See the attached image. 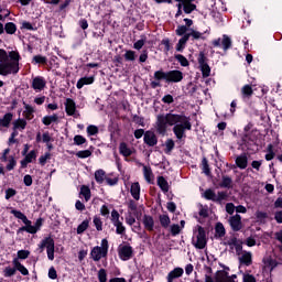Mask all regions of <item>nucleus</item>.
Returning a JSON list of instances; mask_svg holds the SVG:
<instances>
[{
  "instance_id": "1",
  "label": "nucleus",
  "mask_w": 282,
  "mask_h": 282,
  "mask_svg": "<svg viewBox=\"0 0 282 282\" xmlns=\"http://www.w3.org/2000/svg\"><path fill=\"white\" fill-rule=\"evenodd\" d=\"M154 127L159 135H166L169 127H173L172 131L176 140H184V138H186V132L192 131L193 123H191V117H187L184 113L167 112L156 116Z\"/></svg>"
},
{
  "instance_id": "2",
  "label": "nucleus",
  "mask_w": 282,
  "mask_h": 282,
  "mask_svg": "<svg viewBox=\"0 0 282 282\" xmlns=\"http://www.w3.org/2000/svg\"><path fill=\"white\" fill-rule=\"evenodd\" d=\"M21 55L19 51H10L9 53L0 48V76H17L21 67H19Z\"/></svg>"
},
{
  "instance_id": "3",
  "label": "nucleus",
  "mask_w": 282,
  "mask_h": 282,
  "mask_svg": "<svg viewBox=\"0 0 282 282\" xmlns=\"http://www.w3.org/2000/svg\"><path fill=\"white\" fill-rule=\"evenodd\" d=\"M109 252V241L107 239L101 240V247L96 246L90 251V258L94 261H100V259H105Z\"/></svg>"
},
{
  "instance_id": "4",
  "label": "nucleus",
  "mask_w": 282,
  "mask_h": 282,
  "mask_svg": "<svg viewBox=\"0 0 282 282\" xmlns=\"http://www.w3.org/2000/svg\"><path fill=\"white\" fill-rule=\"evenodd\" d=\"M192 243L197 250H204V248H206L208 240L206 239V230L204 227L197 226L196 238H193Z\"/></svg>"
},
{
  "instance_id": "5",
  "label": "nucleus",
  "mask_w": 282,
  "mask_h": 282,
  "mask_svg": "<svg viewBox=\"0 0 282 282\" xmlns=\"http://www.w3.org/2000/svg\"><path fill=\"white\" fill-rule=\"evenodd\" d=\"M223 246H229L230 252H232V250H236L237 254H239L241 250H243V246H241V241L235 236L225 238Z\"/></svg>"
},
{
  "instance_id": "6",
  "label": "nucleus",
  "mask_w": 282,
  "mask_h": 282,
  "mask_svg": "<svg viewBox=\"0 0 282 282\" xmlns=\"http://www.w3.org/2000/svg\"><path fill=\"white\" fill-rule=\"evenodd\" d=\"M198 65L203 74V78H208V76H210V66L208 65V57L204 52H200L198 55Z\"/></svg>"
},
{
  "instance_id": "7",
  "label": "nucleus",
  "mask_w": 282,
  "mask_h": 282,
  "mask_svg": "<svg viewBox=\"0 0 282 282\" xmlns=\"http://www.w3.org/2000/svg\"><path fill=\"white\" fill-rule=\"evenodd\" d=\"M214 47H223L224 52H228L232 47V40L228 35H223V39L213 41Z\"/></svg>"
},
{
  "instance_id": "8",
  "label": "nucleus",
  "mask_w": 282,
  "mask_h": 282,
  "mask_svg": "<svg viewBox=\"0 0 282 282\" xmlns=\"http://www.w3.org/2000/svg\"><path fill=\"white\" fill-rule=\"evenodd\" d=\"M228 224L234 232H239L243 228V223H241V215L236 214L228 218Z\"/></svg>"
},
{
  "instance_id": "9",
  "label": "nucleus",
  "mask_w": 282,
  "mask_h": 282,
  "mask_svg": "<svg viewBox=\"0 0 282 282\" xmlns=\"http://www.w3.org/2000/svg\"><path fill=\"white\" fill-rule=\"evenodd\" d=\"M184 80V73L182 70H170L167 72L166 83H182Z\"/></svg>"
},
{
  "instance_id": "10",
  "label": "nucleus",
  "mask_w": 282,
  "mask_h": 282,
  "mask_svg": "<svg viewBox=\"0 0 282 282\" xmlns=\"http://www.w3.org/2000/svg\"><path fill=\"white\" fill-rule=\"evenodd\" d=\"M143 142L148 147H155V144H158V135H155L153 131H145Z\"/></svg>"
},
{
  "instance_id": "11",
  "label": "nucleus",
  "mask_w": 282,
  "mask_h": 282,
  "mask_svg": "<svg viewBox=\"0 0 282 282\" xmlns=\"http://www.w3.org/2000/svg\"><path fill=\"white\" fill-rule=\"evenodd\" d=\"M119 257L122 259V261H129V259L133 257V248L131 246H123L119 250Z\"/></svg>"
},
{
  "instance_id": "12",
  "label": "nucleus",
  "mask_w": 282,
  "mask_h": 282,
  "mask_svg": "<svg viewBox=\"0 0 282 282\" xmlns=\"http://www.w3.org/2000/svg\"><path fill=\"white\" fill-rule=\"evenodd\" d=\"M240 94H241L242 100L247 101V100H250L252 96H254V90L252 89V86L250 84H247L242 86V88L240 89Z\"/></svg>"
},
{
  "instance_id": "13",
  "label": "nucleus",
  "mask_w": 282,
  "mask_h": 282,
  "mask_svg": "<svg viewBox=\"0 0 282 282\" xmlns=\"http://www.w3.org/2000/svg\"><path fill=\"white\" fill-rule=\"evenodd\" d=\"M64 105L67 116H76V101L74 99L67 98Z\"/></svg>"
},
{
  "instance_id": "14",
  "label": "nucleus",
  "mask_w": 282,
  "mask_h": 282,
  "mask_svg": "<svg viewBox=\"0 0 282 282\" xmlns=\"http://www.w3.org/2000/svg\"><path fill=\"white\" fill-rule=\"evenodd\" d=\"M12 118H14V115H12V112H7L3 118H0V131H2V129L10 128V122H12Z\"/></svg>"
},
{
  "instance_id": "15",
  "label": "nucleus",
  "mask_w": 282,
  "mask_h": 282,
  "mask_svg": "<svg viewBox=\"0 0 282 282\" xmlns=\"http://www.w3.org/2000/svg\"><path fill=\"white\" fill-rule=\"evenodd\" d=\"M45 79L43 77H34L32 82V88L39 91H43L45 89Z\"/></svg>"
},
{
  "instance_id": "16",
  "label": "nucleus",
  "mask_w": 282,
  "mask_h": 282,
  "mask_svg": "<svg viewBox=\"0 0 282 282\" xmlns=\"http://www.w3.org/2000/svg\"><path fill=\"white\" fill-rule=\"evenodd\" d=\"M143 226L145 230H149V232H153V228L155 227V220L152 216L144 215L143 216Z\"/></svg>"
},
{
  "instance_id": "17",
  "label": "nucleus",
  "mask_w": 282,
  "mask_h": 282,
  "mask_svg": "<svg viewBox=\"0 0 282 282\" xmlns=\"http://www.w3.org/2000/svg\"><path fill=\"white\" fill-rule=\"evenodd\" d=\"M55 247V242L54 239L48 236L46 238H44L41 243L39 245V248L41 249V252H43V250H48V248H54Z\"/></svg>"
},
{
  "instance_id": "18",
  "label": "nucleus",
  "mask_w": 282,
  "mask_h": 282,
  "mask_svg": "<svg viewBox=\"0 0 282 282\" xmlns=\"http://www.w3.org/2000/svg\"><path fill=\"white\" fill-rule=\"evenodd\" d=\"M15 271L18 270V272H20L23 276H28V274H30V271L28 270V268H25V265H23L20 261L19 258H14L12 261Z\"/></svg>"
},
{
  "instance_id": "19",
  "label": "nucleus",
  "mask_w": 282,
  "mask_h": 282,
  "mask_svg": "<svg viewBox=\"0 0 282 282\" xmlns=\"http://www.w3.org/2000/svg\"><path fill=\"white\" fill-rule=\"evenodd\" d=\"M236 166L241 170L248 169V155H246V153L236 158Z\"/></svg>"
},
{
  "instance_id": "20",
  "label": "nucleus",
  "mask_w": 282,
  "mask_h": 282,
  "mask_svg": "<svg viewBox=\"0 0 282 282\" xmlns=\"http://www.w3.org/2000/svg\"><path fill=\"white\" fill-rule=\"evenodd\" d=\"M130 193L135 202H140V183L135 182L131 184Z\"/></svg>"
},
{
  "instance_id": "21",
  "label": "nucleus",
  "mask_w": 282,
  "mask_h": 282,
  "mask_svg": "<svg viewBox=\"0 0 282 282\" xmlns=\"http://www.w3.org/2000/svg\"><path fill=\"white\" fill-rule=\"evenodd\" d=\"M224 237H226V227H224V224L217 223L215 225V238L221 239Z\"/></svg>"
},
{
  "instance_id": "22",
  "label": "nucleus",
  "mask_w": 282,
  "mask_h": 282,
  "mask_svg": "<svg viewBox=\"0 0 282 282\" xmlns=\"http://www.w3.org/2000/svg\"><path fill=\"white\" fill-rule=\"evenodd\" d=\"M241 140L243 144H250V142H257L254 130H252L251 132L242 133Z\"/></svg>"
},
{
  "instance_id": "23",
  "label": "nucleus",
  "mask_w": 282,
  "mask_h": 282,
  "mask_svg": "<svg viewBox=\"0 0 282 282\" xmlns=\"http://www.w3.org/2000/svg\"><path fill=\"white\" fill-rule=\"evenodd\" d=\"M239 261L240 263H243V265H252V253L245 251L239 258Z\"/></svg>"
},
{
  "instance_id": "24",
  "label": "nucleus",
  "mask_w": 282,
  "mask_h": 282,
  "mask_svg": "<svg viewBox=\"0 0 282 282\" xmlns=\"http://www.w3.org/2000/svg\"><path fill=\"white\" fill-rule=\"evenodd\" d=\"M220 188H232V177L223 175L221 182L219 183Z\"/></svg>"
},
{
  "instance_id": "25",
  "label": "nucleus",
  "mask_w": 282,
  "mask_h": 282,
  "mask_svg": "<svg viewBox=\"0 0 282 282\" xmlns=\"http://www.w3.org/2000/svg\"><path fill=\"white\" fill-rule=\"evenodd\" d=\"M94 83V77H82L78 79L76 87L77 89H83L85 85H93Z\"/></svg>"
},
{
  "instance_id": "26",
  "label": "nucleus",
  "mask_w": 282,
  "mask_h": 282,
  "mask_svg": "<svg viewBox=\"0 0 282 282\" xmlns=\"http://www.w3.org/2000/svg\"><path fill=\"white\" fill-rule=\"evenodd\" d=\"M191 32L185 34V36H188V39H193V41H199V39H202V41H204L206 37L204 36V33L199 32V31H196V30H193L191 29L189 30Z\"/></svg>"
},
{
  "instance_id": "27",
  "label": "nucleus",
  "mask_w": 282,
  "mask_h": 282,
  "mask_svg": "<svg viewBox=\"0 0 282 282\" xmlns=\"http://www.w3.org/2000/svg\"><path fill=\"white\" fill-rule=\"evenodd\" d=\"M184 274V269L182 268H175L167 274V280H174V279H180Z\"/></svg>"
},
{
  "instance_id": "28",
  "label": "nucleus",
  "mask_w": 282,
  "mask_h": 282,
  "mask_svg": "<svg viewBox=\"0 0 282 282\" xmlns=\"http://www.w3.org/2000/svg\"><path fill=\"white\" fill-rule=\"evenodd\" d=\"M119 152L121 153V155H123V158H129L132 155V151L131 149H129V147L127 145L126 142H121L119 145Z\"/></svg>"
},
{
  "instance_id": "29",
  "label": "nucleus",
  "mask_w": 282,
  "mask_h": 282,
  "mask_svg": "<svg viewBox=\"0 0 282 282\" xmlns=\"http://www.w3.org/2000/svg\"><path fill=\"white\" fill-rule=\"evenodd\" d=\"M158 186L163 191V193H169V181L164 176L158 177Z\"/></svg>"
},
{
  "instance_id": "30",
  "label": "nucleus",
  "mask_w": 282,
  "mask_h": 282,
  "mask_svg": "<svg viewBox=\"0 0 282 282\" xmlns=\"http://www.w3.org/2000/svg\"><path fill=\"white\" fill-rule=\"evenodd\" d=\"M95 180L97 184H102V182L107 180V173L105 172V170H97L95 172Z\"/></svg>"
},
{
  "instance_id": "31",
  "label": "nucleus",
  "mask_w": 282,
  "mask_h": 282,
  "mask_svg": "<svg viewBox=\"0 0 282 282\" xmlns=\"http://www.w3.org/2000/svg\"><path fill=\"white\" fill-rule=\"evenodd\" d=\"M143 175L148 184H153V171L151 167L143 166Z\"/></svg>"
},
{
  "instance_id": "32",
  "label": "nucleus",
  "mask_w": 282,
  "mask_h": 282,
  "mask_svg": "<svg viewBox=\"0 0 282 282\" xmlns=\"http://www.w3.org/2000/svg\"><path fill=\"white\" fill-rule=\"evenodd\" d=\"M42 122L45 127H50L52 122H58V115L45 116L43 117Z\"/></svg>"
},
{
  "instance_id": "33",
  "label": "nucleus",
  "mask_w": 282,
  "mask_h": 282,
  "mask_svg": "<svg viewBox=\"0 0 282 282\" xmlns=\"http://www.w3.org/2000/svg\"><path fill=\"white\" fill-rule=\"evenodd\" d=\"M197 10V6L193 2H183V11L185 14H191L192 12H195Z\"/></svg>"
},
{
  "instance_id": "34",
  "label": "nucleus",
  "mask_w": 282,
  "mask_h": 282,
  "mask_svg": "<svg viewBox=\"0 0 282 282\" xmlns=\"http://www.w3.org/2000/svg\"><path fill=\"white\" fill-rule=\"evenodd\" d=\"M186 43H188V35H184L178 40V43L176 44V52H184Z\"/></svg>"
},
{
  "instance_id": "35",
  "label": "nucleus",
  "mask_w": 282,
  "mask_h": 282,
  "mask_svg": "<svg viewBox=\"0 0 282 282\" xmlns=\"http://www.w3.org/2000/svg\"><path fill=\"white\" fill-rule=\"evenodd\" d=\"M80 195H83L85 202H89L91 199V189H89V186L83 185L80 187Z\"/></svg>"
},
{
  "instance_id": "36",
  "label": "nucleus",
  "mask_w": 282,
  "mask_h": 282,
  "mask_svg": "<svg viewBox=\"0 0 282 282\" xmlns=\"http://www.w3.org/2000/svg\"><path fill=\"white\" fill-rule=\"evenodd\" d=\"M203 197L206 198L209 202H216L217 199V194L215 193V191L208 188L204 192Z\"/></svg>"
},
{
  "instance_id": "37",
  "label": "nucleus",
  "mask_w": 282,
  "mask_h": 282,
  "mask_svg": "<svg viewBox=\"0 0 282 282\" xmlns=\"http://www.w3.org/2000/svg\"><path fill=\"white\" fill-rule=\"evenodd\" d=\"M25 127H28V121H25V119H18L13 121V129H20L21 131H23Z\"/></svg>"
},
{
  "instance_id": "38",
  "label": "nucleus",
  "mask_w": 282,
  "mask_h": 282,
  "mask_svg": "<svg viewBox=\"0 0 282 282\" xmlns=\"http://www.w3.org/2000/svg\"><path fill=\"white\" fill-rule=\"evenodd\" d=\"M24 117L26 120H32V118H34V108L30 105H25L24 107Z\"/></svg>"
},
{
  "instance_id": "39",
  "label": "nucleus",
  "mask_w": 282,
  "mask_h": 282,
  "mask_svg": "<svg viewBox=\"0 0 282 282\" xmlns=\"http://www.w3.org/2000/svg\"><path fill=\"white\" fill-rule=\"evenodd\" d=\"M159 221L162 228H167L169 226H171V218L169 217V215H160Z\"/></svg>"
},
{
  "instance_id": "40",
  "label": "nucleus",
  "mask_w": 282,
  "mask_h": 282,
  "mask_svg": "<svg viewBox=\"0 0 282 282\" xmlns=\"http://www.w3.org/2000/svg\"><path fill=\"white\" fill-rule=\"evenodd\" d=\"M166 78H167V72H164L162 69L154 72V80H158L159 83L161 80H165L166 83Z\"/></svg>"
},
{
  "instance_id": "41",
  "label": "nucleus",
  "mask_w": 282,
  "mask_h": 282,
  "mask_svg": "<svg viewBox=\"0 0 282 282\" xmlns=\"http://www.w3.org/2000/svg\"><path fill=\"white\" fill-rule=\"evenodd\" d=\"M4 32L8 34H17V24L13 22H8L4 24Z\"/></svg>"
},
{
  "instance_id": "42",
  "label": "nucleus",
  "mask_w": 282,
  "mask_h": 282,
  "mask_svg": "<svg viewBox=\"0 0 282 282\" xmlns=\"http://www.w3.org/2000/svg\"><path fill=\"white\" fill-rule=\"evenodd\" d=\"M14 274H17V267L12 268V267H7L3 270V276L6 279H10V276H14Z\"/></svg>"
},
{
  "instance_id": "43",
  "label": "nucleus",
  "mask_w": 282,
  "mask_h": 282,
  "mask_svg": "<svg viewBox=\"0 0 282 282\" xmlns=\"http://www.w3.org/2000/svg\"><path fill=\"white\" fill-rule=\"evenodd\" d=\"M112 224L117 228L116 229L117 235H124V232H127V228L124 227V225H122V223L120 220H118L117 223H112Z\"/></svg>"
},
{
  "instance_id": "44",
  "label": "nucleus",
  "mask_w": 282,
  "mask_h": 282,
  "mask_svg": "<svg viewBox=\"0 0 282 282\" xmlns=\"http://www.w3.org/2000/svg\"><path fill=\"white\" fill-rule=\"evenodd\" d=\"M33 63H35V65H47V57L35 55L33 56Z\"/></svg>"
},
{
  "instance_id": "45",
  "label": "nucleus",
  "mask_w": 282,
  "mask_h": 282,
  "mask_svg": "<svg viewBox=\"0 0 282 282\" xmlns=\"http://www.w3.org/2000/svg\"><path fill=\"white\" fill-rule=\"evenodd\" d=\"M202 169H203V173L205 174V175H210V165H208V159H206V158H203V160H202Z\"/></svg>"
},
{
  "instance_id": "46",
  "label": "nucleus",
  "mask_w": 282,
  "mask_h": 282,
  "mask_svg": "<svg viewBox=\"0 0 282 282\" xmlns=\"http://www.w3.org/2000/svg\"><path fill=\"white\" fill-rule=\"evenodd\" d=\"M87 228H89L88 219L84 220L80 225H78L77 235H83V232H85V230H87Z\"/></svg>"
},
{
  "instance_id": "47",
  "label": "nucleus",
  "mask_w": 282,
  "mask_h": 282,
  "mask_svg": "<svg viewBox=\"0 0 282 282\" xmlns=\"http://www.w3.org/2000/svg\"><path fill=\"white\" fill-rule=\"evenodd\" d=\"M175 59L180 62V65H182V67H188L189 65L188 59L182 54L175 55Z\"/></svg>"
},
{
  "instance_id": "48",
  "label": "nucleus",
  "mask_w": 282,
  "mask_h": 282,
  "mask_svg": "<svg viewBox=\"0 0 282 282\" xmlns=\"http://www.w3.org/2000/svg\"><path fill=\"white\" fill-rule=\"evenodd\" d=\"M175 149V141L173 139H167L165 141V153H171Z\"/></svg>"
},
{
  "instance_id": "49",
  "label": "nucleus",
  "mask_w": 282,
  "mask_h": 282,
  "mask_svg": "<svg viewBox=\"0 0 282 282\" xmlns=\"http://www.w3.org/2000/svg\"><path fill=\"white\" fill-rule=\"evenodd\" d=\"M147 43V36L142 35L141 40H138L134 44H133V48L134 50H142V47H144V44Z\"/></svg>"
},
{
  "instance_id": "50",
  "label": "nucleus",
  "mask_w": 282,
  "mask_h": 282,
  "mask_svg": "<svg viewBox=\"0 0 282 282\" xmlns=\"http://www.w3.org/2000/svg\"><path fill=\"white\" fill-rule=\"evenodd\" d=\"M93 224L98 232L102 231V220L100 219V216H95L93 219Z\"/></svg>"
},
{
  "instance_id": "51",
  "label": "nucleus",
  "mask_w": 282,
  "mask_h": 282,
  "mask_svg": "<svg viewBox=\"0 0 282 282\" xmlns=\"http://www.w3.org/2000/svg\"><path fill=\"white\" fill-rule=\"evenodd\" d=\"M76 155L80 160H85V158H91V151L90 150H82L76 153Z\"/></svg>"
},
{
  "instance_id": "52",
  "label": "nucleus",
  "mask_w": 282,
  "mask_h": 282,
  "mask_svg": "<svg viewBox=\"0 0 282 282\" xmlns=\"http://www.w3.org/2000/svg\"><path fill=\"white\" fill-rule=\"evenodd\" d=\"M85 142H87V139H85V137H83L80 134H77L74 137V144H76L77 147L85 144Z\"/></svg>"
},
{
  "instance_id": "53",
  "label": "nucleus",
  "mask_w": 282,
  "mask_h": 282,
  "mask_svg": "<svg viewBox=\"0 0 282 282\" xmlns=\"http://www.w3.org/2000/svg\"><path fill=\"white\" fill-rule=\"evenodd\" d=\"M228 199V192H218L216 195V202L221 203L224 200Z\"/></svg>"
},
{
  "instance_id": "54",
  "label": "nucleus",
  "mask_w": 282,
  "mask_h": 282,
  "mask_svg": "<svg viewBox=\"0 0 282 282\" xmlns=\"http://www.w3.org/2000/svg\"><path fill=\"white\" fill-rule=\"evenodd\" d=\"M186 32H188V28L186 25H180L176 29L177 36H186Z\"/></svg>"
},
{
  "instance_id": "55",
  "label": "nucleus",
  "mask_w": 282,
  "mask_h": 282,
  "mask_svg": "<svg viewBox=\"0 0 282 282\" xmlns=\"http://www.w3.org/2000/svg\"><path fill=\"white\" fill-rule=\"evenodd\" d=\"M98 281L99 282H107V270L100 269L98 271Z\"/></svg>"
},
{
  "instance_id": "56",
  "label": "nucleus",
  "mask_w": 282,
  "mask_h": 282,
  "mask_svg": "<svg viewBox=\"0 0 282 282\" xmlns=\"http://www.w3.org/2000/svg\"><path fill=\"white\" fill-rule=\"evenodd\" d=\"M14 166H17V160H14V156H11L7 164V171H14Z\"/></svg>"
},
{
  "instance_id": "57",
  "label": "nucleus",
  "mask_w": 282,
  "mask_h": 282,
  "mask_svg": "<svg viewBox=\"0 0 282 282\" xmlns=\"http://www.w3.org/2000/svg\"><path fill=\"white\" fill-rule=\"evenodd\" d=\"M111 221L112 224L120 221V213H118L116 209L111 212Z\"/></svg>"
},
{
  "instance_id": "58",
  "label": "nucleus",
  "mask_w": 282,
  "mask_h": 282,
  "mask_svg": "<svg viewBox=\"0 0 282 282\" xmlns=\"http://www.w3.org/2000/svg\"><path fill=\"white\" fill-rule=\"evenodd\" d=\"M124 58L126 61H135V51H127Z\"/></svg>"
},
{
  "instance_id": "59",
  "label": "nucleus",
  "mask_w": 282,
  "mask_h": 282,
  "mask_svg": "<svg viewBox=\"0 0 282 282\" xmlns=\"http://www.w3.org/2000/svg\"><path fill=\"white\" fill-rule=\"evenodd\" d=\"M235 210H236L235 204L232 203L226 204V213H228V215H235Z\"/></svg>"
},
{
  "instance_id": "60",
  "label": "nucleus",
  "mask_w": 282,
  "mask_h": 282,
  "mask_svg": "<svg viewBox=\"0 0 282 282\" xmlns=\"http://www.w3.org/2000/svg\"><path fill=\"white\" fill-rule=\"evenodd\" d=\"M98 133V127L96 126H88L87 127V134L88 135H96Z\"/></svg>"
},
{
  "instance_id": "61",
  "label": "nucleus",
  "mask_w": 282,
  "mask_h": 282,
  "mask_svg": "<svg viewBox=\"0 0 282 282\" xmlns=\"http://www.w3.org/2000/svg\"><path fill=\"white\" fill-rule=\"evenodd\" d=\"M30 257V251L28 250H19L18 251V261L19 259H28Z\"/></svg>"
},
{
  "instance_id": "62",
  "label": "nucleus",
  "mask_w": 282,
  "mask_h": 282,
  "mask_svg": "<svg viewBox=\"0 0 282 282\" xmlns=\"http://www.w3.org/2000/svg\"><path fill=\"white\" fill-rule=\"evenodd\" d=\"M133 122H135V124H140V127H144V119L138 115H134L132 118Z\"/></svg>"
},
{
  "instance_id": "63",
  "label": "nucleus",
  "mask_w": 282,
  "mask_h": 282,
  "mask_svg": "<svg viewBox=\"0 0 282 282\" xmlns=\"http://www.w3.org/2000/svg\"><path fill=\"white\" fill-rule=\"evenodd\" d=\"M14 195H17V189L14 188L6 189V199H10L11 197H14Z\"/></svg>"
},
{
  "instance_id": "64",
  "label": "nucleus",
  "mask_w": 282,
  "mask_h": 282,
  "mask_svg": "<svg viewBox=\"0 0 282 282\" xmlns=\"http://www.w3.org/2000/svg\"><path fill=\"white\" fill-rule=\"evenodd\" d=\"M243 282H257V279L252 274H245Z\"/></svg>"
}]
</instances>
